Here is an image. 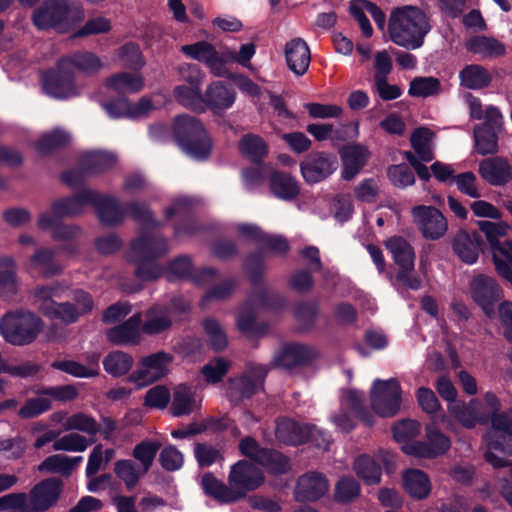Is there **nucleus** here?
I'll use <instances>...</instances> for the list:
<instances>
[{"mask_svg":"<svg viewBox=\"0 0 512 512\" xmlns=\"http://www.w3.org/2000/svg\"><path fill=\"white\" fill-rule=\"evenodd\" d=\"M268 369L264 365L249 367L242 375L231 378L227 387V396L234 405L252 398L264 390Z\"/></svg>","mask_w":512,"mask_h":512,"instance_id":"obj_10","label":"nucleus"},{"mask_svg":"<svg viewBox=\"0 0 512 512\" xmlns=\"http://www.w3.org/2000/svg\"><path fill=\"white\" fill-rule=\"evenodd\" d=\"M460 85L470 90H480L492 82L490 72L480 64H469L459 72Z\"/></svg>","mask_w":512,"mask_h":512,"instance_id":"obj_39","label":"nucleus"},{"mask_svg":"<svg viewBox=\"0 0 512 512\" xmlns=\"http://www.w3.org/2000/svg\"><path fill=\"white\" fill-rule=\"evenodd\" d=\"M168 253L166 239L161 235L143 230L142 234L131 242L130 261L135 264L134 275L143 282H152L164 272L157 259Z\"/></svg>","mask_w":512,"mask_h":512,"instance_id":"obj_2","label":"nucleus"},{"mask_svg":"<svg viewBox=\"0 0 512 512\" xmlns=\"http://www.w3.org/2000/svg\"><path fill=\"white\" fill-rule=\"evenodd\" d=\"M28 267L44 278L57 276L62 272V266L55 259L54 250L46 247L35 250L34 254L29 258Z\"/></svg>","mask_w":512,"mask_h":512,"instance_id":"obj_34","label":"nucleus"},{"mask_svg":"<svg viewBox=\"0 0 512 512\" xmlns=\"http://www.w3.org/2000/svg\"><path fill=\"white\" fill-rule=\"evenodd\" d=\"M491 425L492 431L487 435L488 450L484 454V459L494 468L506 467L509 461L499 457L495 452L512 455V408L492 417Z\"/></svg>","mask_w":512,"mask_h":512,"instance_id":"obj_6","label":"nucleus"},{"mask_svg":"<svg viewBox=\"0 0 512 512\" xmlns=\"http://www.w3.org/2000/svg\"><path fill=\"white\" fill-rule=\"evenodd\" d=\"M69 0H44L33 12V24L40 30L54 29L58 32H67L70 28Z\"/></svg>","mask_w":512,"mask_h":512,"instance_id":"obj_13","label":"nucleus"},{"mask_svg":"<svg viewBox=\"0 0 512 512\" xmlns=\"http://www.w3.org/2000/svg\"><path fill=\"white\" fill-rule=\"evenodd\" d=\"M479 174L492 186H504L512 181V166L507 158L494 156L479 163Z\"/></svg>","mask_w":512,"mask_h":512,"instance_id":"obj_27","label":"nucleus"},{"mask_svg":"<svg viewBox=\"0 0 512 512\" xmlns=\"http://www.w3.org/2000/svg\"><path fill=\"white\" fill-rule=\"evenodd\" d=\"M172 134L179 148L196 160H206L213 149V141L201 120L188 114L173 120Z\"/></svg>","mask_w":512,"mask_h":512,"instance_id":"obj_3","label":"nucleus"},{"mask_svg":"<svg viewBox=\"0 0 512 512\" xmlns=\"http://www.w3.org/2000/svg\"><path fill=\"white\" fill-rule=\"evenodd\" d=\"M193 270L192 259L188 255H180L172 259L166 270V278L173 282L177 279H190Z\"/></svg>","mask_w":512,"mask_h":512,"instance_id":"obj_61","label":"nucleus"},{"mask_svg":"<svg viewBox=\"0 0 512 512\" xmlns=\"http://www.w3.org/2000/svg\"><path fill=\"white\" fill-rule=\"evenodd\" d=\"M102 364L107 374L113 378H120L129 374L134 364V358L122 350H113L105 355Z\"/></svg>","mask_w":512,"mask_h":512,"instance_id":"obj_41","label":"nucleus"},{"mask_svg":"<svg viewBox=\"0 0 512 512\" xmlns=\"http://www.w3.org/2000/svg\"><path fill=\"white\" fill-rule=\"evenodd\" d=\"M172 361L173 355L163 350L144 356L139 360V367L128 375L127 381L137 384L138 388L159 381L168 374Z\"/></svg>","mask_w":512,"mask_h":512,"instance_id":"obj_14","label":"nucleus"},{"mask_svg":"<svg viewBox=\"0 0 512 512\" xmlns=\"http://www.w3.org/2000/svg\"><path fill=\"white\" fill-rule=\"evenodd\" d=\"M269 188L278 199L292 201L300 194V183L286 171H273L269 176Z\"/></svg>","mask_w":512,"mask_h":512,"instance_id":"obj_32","label":"nucleus"},{"mask_svg":"<svg viewBox=\"0 0 512 512\" xmlns=\"http://www.w3.org/2000/svg\"><path fill=\"white\" fill-rule=\"evenodd\" d=\"M477 224L491 250L496 272L512 285V240L506 238L510 225L488 220H480Z\"/></svg>","mask_w":512,"mask_h":512,"instance_id":"obj_4","label":"nucleus"},{"mask_svg":"<svg viewBox=\"0 0 512 512\" xmlns=\"http://www.w3.org/2000/svg\"><path fill=\"white\" fill-rule=\"evenodd\" d=\"M290 248L288 240L283 235L265 232L257 250L247 254L243 261V269L251 285L257 286L262 282L265 272L264 254L266 252H270L275 256L285 257L289 253Z\"/></svg>","mask_w":512,"mask_h":512,"instance_id":"obj_7","label":"nucleus"},{"mask_svg":"<svg viewBox=\"0 0 512 512\" xmlns=\"http://www.w3.org/2000/svg\"><path fill=\"white\" fill-rule=\"evenodd\" d=\"M82 460V456L69 457L64 454H54L46 457L38 465L37 470L41 473H58L69 477Z\"/></svg>","mask_w":512,"mask_h":512,"instance_id":"obj_38","label":"nucleus"},{"mask_svg":"<svg viewBox=\"0 0 512 512\" xmlns=\"http://www.w3.org/2000/svg\"><path fill=\"white\" fill-rule=\"evenodd\" d=\"M203 329L208 336V343L213 351L221 352L227 347V335L216 319L206 318L203 321Z\"/></svg>","mask_w":512,"mask_h":512,"instance_id":"obj_58","label":"nucleus"},{"mask_svg":"<svg viewBox=\"0 0 512 512\" xmlns=\"http://www.w3.org/2000/svg\"><path fill=\"white\" fill-rule=\"evenodd\" d=\"M475 149L482 156L498 151V132L480 126L474 128Z\"/></svg>","mask_w":512,"mask_h":512,"instance_id":"obj_57","label":"nucleus"},{"mask_svg":"<svg viewBox=\"0 0 512 512\" xmlns=\"http://www.w3.org/2000/svg\"><path fill=\"white\" fill-rule=\"evenodd\" d=\"M351 411L367 426L374 424V415L364 404V393L357 390H349L346 394Z\"/></svg>","mask_w":512,"mask_h":512,"instance_id":"obj_62","label":"nucleus"},{"mask_svg":"<svg viewBox=\"0 0 512 512\" xmlns=\"http://www.w3.org/2000/svg\"><path fill=\"white\" fill-rule=\"evenodd\" d=\"M161 447L160 442L156 440H143L135 445L132 455L143 466L144 472H147Z\"/></svg>","mask_w":512,"mask_h":512,"instance_id":"obj_60","label":"nucleus"},{"mask_svg":"<svg viewBox=\"0 0 512 512\" xmlns=\"http://www.w3.org/2000/svg\"><path fill=\"white\" fill-rule=\"evenodd\" d=\"M238 329L248 337L264 335L268 326L265 323H258L253 311H245L237 317Z\"/></svg>","mask_w":512,"mask_h":512,"instance_id":"obj_64","label":"nucleus"},{"mask_svg":"<svg viewBox=\"0 0 512 512\" xmlns=\"http://www.w3.org/2000/svg\"><path fill=\"white\" fill-rule=\"evenodd\" d=\"M182 52L198 62L204 63L216 77L228 76L227 62L231 59L230 53H220L207 41H198L194 44L184 45Z\"/></svg>","mask_w":512,"mask_h":512,"instance_id":"obj_18","label":"nucleus"},{"mask_svg":"<svg viewBox=\"0 0 512 512\" xmlns=\"http://www.w3.org/2000/svg\"><path fill=\"white\" fill-rule=\"evenodd\" d=\"M327 478L319 472H308L299 477L295 489L296 500L314 502L322 498L328 491Z\"/></svg>","mask_w":512,"mask_h":512,"instance_id":"obj_26","label":"nucleus"},{"mask_svg":"<svg viewBox=\"0 0 512 512\" xmlns=\"http://www.w3.org/2000/svg\"><path fill=\"white\" fill-rule=\"evenodd\" d=\"M60 59L62 67H67L73 72L74 70H78L87 75L97 73L102 67L100 58L89 51L73 52L62 56Z\"/></svg>","mask_w":512,"mask_h":512,"instance_id":"obj_35","label":"nucleus"},{"mask_svg":"<svg viewBox=\"0 0 512 512\" xmlns=\"http://www.w3.org/2000/svg\"><path fill=\"white\" fill-rule=\"evenodd\" d=\"M264 481L263 472L248 460H239L230 467L228 484L238 492V501L245 498L248 492L258 489Z\"/></svg>","mask_w":512,"mask_h":512,"instance_id":"obj_15","label":"nucleus"},{"mask_svg":"<svg viewBox=\"0 0 512 512\" xmlns=\"http://www.w3.org/2000/svg\"><path fill=\"white\" fill-rule=\"evenodd\" d=\"M319 313L317 301H301L294 307V316L301 326V331H310L315 327Z\"/></svg>","mask_w":512,"mask_h":512,"instance_id":"obj_56","label":"nucleus"},{"mask_svg":"<svg viewBox=\"0 0 512 512\" xmlns=\"http://www.w3.org/2000/svg\"><path fill=\"white\" fill-rule=\"evenodd\" d=\"M285 59L288 68L296 76H303L311 62L309 46L302 38L291 39L285 45Z\"/></svg>","mask_w":512,"mask_h":512,"instance_id":"obj_30","label":"nucleus"},{"mask_svg":"<svg viewBox=\"0 0 512 512\" xmlns=\"http://www.w3.org/2000/svg\"><path fill=\"white\" fill-rule=\"evenodd\" d=\"M441 83L435 77H415L409 85L408 93L412 97H430L439 94Z\"/></svg>","mask_w":512,"mask_h":512,"instance_id":"obj_59","label":"nucleus"},{"mask_svg":"<svg viewBox=\"0 0 512 512\" xmlns=\"http://www.w3.org/2000/svg\"><path fill=\"white\" fill-rule=\"evenodd\" d=\"M470 293L473 301L482 309L483 313L492 318L495 314V305L503 297V290L497 281L485 274L475 276L470 282Z\"/></svg>","mask_w":512,"mask_h":512,"instance_id":"obj_17","label":"nucleus"},{"mask_svg":"<svg viewBox=\"0 0 512 512\" xmlns=\"http://www.w3.org/2000/svg\"><path fill=\"white\" fill-rule=\"evenodd\" d=\"M64 483L58 477H49L31 490L32 503L37 511L44 512L53 507L60 498Z\"/></svg>","mask_w":512,"mask_h":512,"instance_id":"obj_25","label":"nucleus"},{"mask_svg":"<svg viewBox=\"0 0 512 512\" xmlns=\"http://www.w3.org/2000/svg\"><path fill=\"white\" fill-rule=\"evenodd\" d=\"M240 153L256 165H261L268 154L266 142L258 135L245 134L238 145Z\"/></svg>","mask_w":512,"mask_h":512,"instance_id":"obj_45","label":"nucleus"},{"mask_svg":"<svg viewBox=\"0 0 512 512\" xmlns=\"http://www.w3.org/2000/svg\"><path fill=\"white\" fill-rule=\"evenodd\" d=\"M174 97L179 104L196 112H204L203 94L199 87L179 85L174 88Z\"/></svg>","mask_w":512,"mask_h":512,"instance_id":"obj_52","label":"nucleus"},{"mask_svg":"<svg viewBox=\"0 0 512 512\" xmlns=\"http://www.w3.org/2000/svg\"><path fill=\"white\" fill-rule=\"evenodd\" d=\"M18 291L16 265L12 258H0V298L12 300Z\"/></svg>","mask_w":512,"mask_h":512,"instance_id":"obj_44","label":"nucleus"},{"mask_svg":"<svg viewBox=\"0 0 512 512\" xmlns=\"http://www.w3.org/2000/svg\"><path fill=\"white\" fill-rule=\"evenodd\" d=\"M339 155L342 161L341 176L344 180L350 181L360 173L367 164L370 157L369 150L359 144H346L339 149Z\"/></svg>","mask_w":512,"mask_h":512,"instance_id":"obj_24","label":"nucleus"},{"mask_svg":"<svg viewBox=\"0 0 512 512\" xmlns=\"http://www.w3.org/2000/svg\"><path fill=\"white\" fill-rule=\"evenodd\" d=\"M451 245L454 254L462 262L472 265L477 262L480 252H484L486 243L478 231L469 233L460 229L454 235Z\"/></svg>","mask_w":512,"mask_h":512,"instance_id":"obj_21","label":"nucleus"},{"mask_svg":"<svg viewBox=\"0 0 512 512\" xmlns=\"http://www.w3.org/2000/svg\"><path fill=\"white\" fill-rule=\"evenodd\" d=\"M42 319L34 312L18 309L6 312L0 319V335L14 346L29 345L43 329Z\"/></svg>","mask_w":512,"mask_h":512,"instance_id":"obj_5","label":"nucleus"},{"mask_svg":"<svg viewBox=\"0 0 512 512\" xmlns=\"http://www.w3.org/2000/svg\"><path fill=\"white\" fill-rule=\"evenodd\" d=\"M95 196V190L84 188L72 196L53 201L51 212H43L39 215L38 227L41 230H48L55 223V220L81 215L87 205L91 206Z\"/></svg>","mask_w":512,"mask_h":512,"instance_id":"obj_9","label":"nucleus"},{"mask_svg":"<svg viewBox=\"0 0 512 512\" xmlns=\"http://www.w3.org/2000/svg\"><path fill=\"white\" fill-rule=\"evenodd\" d=\"M338 158L329 151H311L299 164L300 174L308 185H315L327 180L338 169Z\"/></svg>","mask_w":512,"mask_h":512,"instance_id":"obj_11","label":"nucleus"},{"mask_svg":"<svg viewBox=\"0 0 512 512\" xmlns=\"http://www.w3.org/2000/svg\"><path fill=\"white\" fill-rule=\"evenodd\" d=\"M361 494L360 483L352 476H342L334 487V501L338 504H349Z\"/></svg>","mask_w":512,"mask_h":512,"instance_id":"obj_51","label":"nucleus"},{"mask_svg":"<svg viewBox=\"0 0 512 512\" xmlns=\"http://www.w3.org/2000/svg\"><path fill=\"white\" fill-rule=\"evenodd\" d=\"M385 247L399 268L396 280L411 290L420 289V278L412 274L415 267L413 246L402 236H392L385 241Z\"/></svg>","mask_w":512,"mask_h":512,"instance_id":"obj_8","label":"nucleus"},{"mask_svg":"<svg viewBox=\"0 0 512 512\" xmlns=\"http://www.w3.org/2000/svg\"><path fill=\"white\" fill-rule=\"evenodd\" d=\"M71 136L63 129L56 128L40 136L34 147L40 156L46 157L53 152L65 148Z\"/></svg>","mask_w":512,"mask_h":512,"instance_id":"obj_43","label":"nucleus"},{"mask_svg":"<svg viewBox=\"0 0 512 512\" xmlns=\"http://www.w3.org/2000/svg\"><path fill=\"white\" fill-rule=\"evenodd\" d=\"M309 433V424L299 423L289 418L281 419L276 424V438L285 445L298 446L305 444Z\"/></svg>","mask_w":512,"mask_h":512,"instance_id":"obj_33","label":"nucleus"},{"mask_svg":"<svg viewBox=\"0 0 512 512\" xmlns=\"http://www.w3.org/2000/svg\"><path fill=\"white\" fill-rule=\"evenodd\" d=\"M145 316V322H141L140 325L141 335H159L168 330L172 326V321L170 317L166 314L158 315L157 309L155 307L149 308L146 311Z\"/></svg>","mask_w":512,"mask_h":512,"instance_id":"obj_54","label":"nucleus"},{"mask_svg":"<svg viewBox=\"0 0 512 512\" xmlns=\"http://www.w3.org/2000/svg\"><path fill=\"white\" fill-rule=\"evenodd\" d=\"M195 408V398L191 388L186 384L178 385L173 393L170 413L174 417L188 416Z\"/></svg>","mask_w":512,"mask_h":512,"instance_id":"obj_49","label":"nucleus"},{"mask_svg":"<svg viewBox=\"0 0 512 512\" xmlns=\"http://www.w3.org/2000/svg\"><path fill=\"white\" fill-rule=\"evenodd\" d=\"M432 135L431 130L425 127L416 128L411 134V146L423 162H430L434 159V153L430 147Z\"/></svg>","mask_w":512,"mask_h":512,"instance_id":"obj_53","label":"nucleus"},{"mask_svg":"<svg viewBox=\"0 0 512 512\" xmlns=\"http://www.w3.org/2000/svg\"><path fill=\"white\" fill-rule=\"evenodd\" d=\"M257 464L273 475L286 474L290 470V459L280 451L265 448L259 455Z\"/></svg>","mask_w":512,"mask_h":512,"instance_id":"obj_50","label":"nucleus"},{"mask_svg":"<svg viewBox=\"0 0 512 512\" xmlns=\"http://www.w3.org/2000/svg\"><path fill=\"white\" fill-rule=\"evenodd\" d=\"M129 215L134 221L141 223L139 235L143 230L153 233L160 223L155 219L152 210L145 202L132 201L125 205V215Z\"/></svg>","mask_w":512,"mask_h":512,"instance_id":"obj_47","label":"nucleus"},{"mask_svg":"<svg viewBox=\"0 0 512 512\" xmlns=\"http://www.w3.org/2000/svg\"><path fill=\"white\" fill-rule=\"evenodd\" d=\"M317 358L316 350L306 344L286 343L284 344L274 358L277 366L287 370L296 367H306L311 365Z\"/></svg>","mask_w":512,"mask_h":512,"instance_id":"obj_20","label":"nucleus"},{"mask_svg":"<svg viewBox=\"0 0 512 512\" xmlns=\"http://www.w3.org/2000/svg\"><path fill=\"white\" fill-rule=\"evenodd\" d=\"M401 393L397 379H376L370 393L372 409L381 417H393L400 410Z\"/></svg>","mask_w":512,"mask_h":512,"instance_id":"obj_12","label":"nucleus"},{"mask_svg":"<svg viewBox=\"0 0 512 512\" xmlns=\"http://www.w3.org/2000/svg\"><path fill=\"white\" fill-rule=\"evenodd\" d=\"M413 222L426 240L441 239L448 230V222L435 206L417 205L411 209Z\"/></svg>","mask_w":512,"mask_h":512,"instance_id":"obj_16","label":"nucleus"},{"mask_svg":"<svg viewBox=\"0 0 512 512\" xmlns=\"http://www.w3.org/2000/svg\"><path fill=\"white\" fill-rule=\"evenodd\" d=\"M387 177L399 189H405L415 183L414 172L405 163L390 165L387 169Z\"/></svg>","mask_w":512,"mask_h":512,"instance_id":"obj_63","label":"nucleus"},{"mask_svg":"<svg viewBox=\"0 0 512 512\" xmlns=\"http://www.w3.org/2000/svg\"><path fill=\"white\" fill-rule=\"evenodd\" d=\"M179 216V221L174 225V236L176 238L182 235L191 236L199 230V226L193 212V201L183 197L174 201V203L165 210L166 219Z\"/></svg>","mask_w":512,"mask_h":512,"instance_id":"obj_23","label":"nucleus"},{"mask_svg":"<svg viewBox=\"0 0 512 512\" xmlns=\"http://www.w3.org/2000/svg\"><path fill=\"white\" fill-rule=\"evenodd\" d=\"M91 206L94 207L95 213L103 226L115 227L124 221L125 207L114 196H102L96 191L95 200Z\"/></svg>","mask_w":512,"mask_h":512,"instance_id":"obj_29","label":"nucleus"},{"mask_svg":"<svg viewBox=\"0 0 512 512\" xmlns=\"http://www.w3.org/2000/svg\"><path fill=\"white\" fill-rule=\"evenodd\" d=\"M405 491L416 500L426 499L431 493L430 478L420 469H407L402 476Z\"/></svg>","mask_w":512,"mask_h":512,"instance_id":"obj_36","label":"nucleus"},{"mask_svg":"<svg viewBox=\"0 0 512 512\" xmlns=\"http://www.w3.org/2000/svg\"><path fill=\"white\" fill-rule=\"evenodd\" d=\"M465 48L472 54L484 58H498L506 53L505 45L494 37L485 35L471 36L465 43Z\"/></svg>","mask_w":512,"mask_h":512,"instance_id":"obj_37","label":"nucleus"},{"mask_svg":"<svg viewBox=\"0 0 512 512\" xmlns=\"http://www.w3.org/2000/svg\"><path fill=\"white\" fill-rule=\"evenodd\" d=\"M356 475L363 480L366 485L374 486L381 482L382 467L373 457L367 454L359 455L353 465Z\"/></svg>","mask_w":512,"mask_h":512,"instance_id":"obj_42","label":"nucleus"},{"mask_svg":"<svg viewBox=\"0 0 512 512\" xmlns=\"http://www.w3.org/2000/svg\"><path fill=\"white\" fill-rule=\"evenodd\" d=\"M236 99V91L230 83L214 81L203 94V106L214 113L230 108Z\"/></svg>","mask_w":512,"mask_h":512,"instance_id":"obj_28","label":"nucleus"},{"mask_svg":"<svg viewBox=\"0 0 512 512\" xmlns=\"http://www.w3.org/2000/svg\"><path fill=\"white\" fill-rule=\"evenodd\" d=\"M41 81L45 93L53 98L65 99L75 94V74L71 69L62 67L60 58L55 69L41 74Z\"/></svg>","mask_w":512,"mask_h":512,"instance_id":"obj_19","label":"nucleus"},{"mask_svg":"<svg viewBox=\"0 0 512 512\" xmlns=\"http://www.w3.org/2000/svg\"><path fill=\"white\" fill-rule=\"evenodd\" d=\"M116 162V157L108 152L93 151L83 154L78 159V165L88 175H97L111 169Z\"/></svg>","mask_w":512,"mask_h":512,"instance_id":"obj_40","label":"nucleus"},{"mask_svg":"<svg viewBox=\"0 0 512 512\" xmlns=\"http://www.w3.org/2000/svg\"><path fill=\"white\" fill-rule=\"evenodd\" d=\"M431 26L425 12L415 6H403L392 11L388 32L393 43L407 50L423 46Z\"/></svg>","mask_w":512,"mask_h":512,"instance_id":"obj_1","label":"nucleus"},{"mask_svg":"<svg viewBox=\"0 0 512 512\" xmlns=\"http://www.w3.org/2000/svg\"><path fill=\"white\" fill-rule=\"evenodd\" d=\"M45 310L46 317L60 320L66 325L74 324L80 318L76 305L71 302H50Z\"/></svg>","mask_w":512,"mask_h":512,"instance_id":"obj_55","label":"nucleus"},{"mask_svg":"<svg viewBox=\"0 0 512 512\" xmlns=\"http://www.w3.org/2000/svg\"><path fill=\"white\" fill-rule=\"evenodd\" d=\"M448 411L457 421L468 429L474 428L480 422L478 402L470 400L468 404L463 401H456L448 404Z\"/></svg>","mask_w":512,"mask_h":512,"instance_id":"obj_46","label":"nucleus"},{"mask_svg":"<svg viewBox=\"0 0 512 512\" xmlns=\"http://www.w3.org/2000/svg\"><path fill=\"white\" fill-rule=\"evenodd\" d=\"M143 78L128 72H120L107 78L106 87L123 95L125 93H137L143 89Z\"/></svg>","mask_w":512,"mask_h":512,"instance_id":"obj_48","label":"nucleus"},{"mask_svg":"<svg viewBox=\"0 0 512 512\" xmlns=\"http://www.w3.org/2000/svg\"><path fill=\"white\" fill-rule=\"evenodd\" d=\"M142 314L137 312L122 323L106 330L107 341L114 346H137L142 342Z\"/></svg>","mask_w":512,"mask_h":512,"instance_id":"obj_22","label":"nucleus"},{"mask_svg":"<svg viewBox=\"0 0 512 512\" xmlns=\"http://www.w3.org/2000/svg\"><path fill=\"white\" fill-rule=\"evenodd\" d=\"M200 487L204 494L219 504H233L238 502L239 494L231 486L216 478L211 472H206L200 480Z\"/></svg>","mask_w":512,"mask_h":512,"instance_id":"obj_31","label":"nucleus"}]
</instances>
